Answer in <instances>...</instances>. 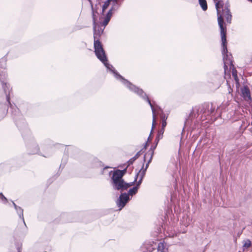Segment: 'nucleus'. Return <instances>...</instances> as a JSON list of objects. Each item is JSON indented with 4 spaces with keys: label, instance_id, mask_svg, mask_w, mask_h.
Wrapping results in <instances>:
<instances>
[{
    "label": "nucleus",
    "instance_id": "3",
    "mask_svg": "<svg viewBox=\"0 0 252 252\" xmlns=\"http://www.w3.org/2000/svg\"><path fill=\"white\" fill-rule=\"evenodd\" d=\"M154 154V151L152 150H150L147 153L145 154L144 157V162H147L146 164V168L144 170H141L137 174V177L135 179V181H136L138 176H140V179L138 182V184L135 187H133L132 189H131L128 191V194L123 193L122 194L120 197L118 201H117V204L119 207H120L119 210H121L127 203V202L129 200V195H133L135 194L138 190L139 185L141 184L142 178L144 176L145 171L148 167L149 164L152 160L153 155Z\"/></svg>",
    "mask_w": 252,
    "mask_h": 252
},
{
    "label": "nucleus",
    "instance_id": "8",
    "mask_svg": "<svg viewBox=\"0 0 252 252\" xmlns=\"http://www.w3.org/2000/svg\"><path fill=\"white\" fill-rule=\"evenodd\" d=\"M199 3L204 11L207 9V4L206 0H199Z\"/></svg>",
    "mask_w": 252,
    "mask_h": 252
},
{
    "label": "nucleus",
    "instance_id": "17",
    "mask_svg": "<svg viewBox=\"0 0 252 252\" xmlns=\"http://www.w3.org/2000/svg\"><path fill=\"white\" fill-rule=\"evenodd\" d=\"M166 122L165 121V120H162V127L163 128H164L166 126Z\"/></svg>",
    "mask_w": 252,
    "mask_h": 252
},
{
    "label": "nucleus",
    "instance_id": "11",
    "mask_svg": "<svg viewBox=\"0 0 252 252\" xmlns=\"http://www.w3.org/2000/svg\"><path fill=\"white\" fill-rule=\"evenodd\" d=\"M164 244L162 243H160L158 246V252H164Z\"/></svg>",
    "mask_w": 252,
    "mask_h": 252
},
{
    "label": "nucleus",
    "instance_id": "4",
    "mask_svg": "<svg viewBox=\"0 0 252 252\" xmlns=\"http://www.w3.org/2000/svg\"><path fill=\"white\" fill-rule=\"evenodd\" d=\"M126 169L124 170H116L113 173L112 177L113 183L115 189H126L132 185L133 183H126L122 180V177L126 173Z\"/></svg>",
    "mask_w": 252,
    "mask_h": 252
},
{
    "label": "nucleus",
    "instance_id": "16",
    "mask_svg": "<svg viewBox=\"0 0 252 252\" xmlns=\"http://www.w3.org/2000/svg\"><path fill=\"white\" fill-rule=\"evenodd\" d=\"M0 198L1 199L2 201H6L7 199L3 196V195L2 193H0Z\"/></svg>",
    "mask_w": 252,
    "mask_h": 252
},
{
    "label": "nucleus",
    "instance_id": "7",
    "mask_svg": "<svg viewBox=\"0 0 252 252\" xmlns=\"http://www.w3.org/2000/svg\"><path fill=\"white\" fill-rule=\"evenodd\" d=\"M115 5H113L112 8L108 11L106 17L105 18L102 23L104 28L108 24V22H109L111 17L112 15V10L115 8Z\"/></svg>",
    "mask_w": 252,
    "mask_h": 252
},
{
    "label": "nucleus",
    "instance_id": "12",
    "mask_svg": "<svg viewBox=\"0 0 252 252\" xmlns=\"http://www.w3.org/2000/svg\"><path fill=\"white\" fill-rule=\"evenodd\" d=\"M232 74L236 82H238V78L237 75V71L236 69H233L232 71Z\"/></svg>",
    "mask_w": 252,
    "mask_h": 252
},
{
    "label": "nucleus",
    "instance_id": "9",
    "mask_svg": "<svg viewBox=\"0 0 252 252\" xmlns=\"http://www.w3.org/2000/svg\"><path fill=\"white\" fill-rule=\"evenodd\" d=\"M13 203L17 213L19 214L20 218L23 219V210L20 207H18L14 202Z\"/></svg>",
    "mask_w": 252,
    "mask_h": 252
},
{
    "label": "nucleus",
    "instance_id": "6",
    "mask_svg": "<svg viewBox=\"0 0 252 252\" xmlns=\"http://www.w3.org/2000/svg\"><path fill=\"white\" fill-rule=\"evenodd\" d=\"M242 95L245 100L249 101L251 100L250 91L249 88L245 86L241 89Z\"/></svg>",
    "mask_w": 252,
    "mask_h": 252
},
{
    "label": "nucleus",
    "instance_id": "2",
    "mask_svg": "<svg viewBox=\"0 0 252 252\" xmlns=\"http://www.w3.org/2000/svg\"><path fill=\"white\" fill-rule=\"evenodd\" d=\"M216 3V8L217 10L218 13V21L219 27L220 29V35L222 41V53L223 55V62H224V69L225 71L227 68V64H232V61L231 57L227 54L225 55L227 52L226 48V28L223 26V18L225 17L228 22H230L231 19V15L228 7H225L222 12H221V4L220 1L217 0H213Z\"/></svg>",
    "mask_w": 252,
    "mask_h": 252
},
{
    "label": "nucleus",
    "instance_id": "21",
    "mask_svg": "<svg viewBox=\"0 0 252 252\" xmlns=\"http://www.w3.org/2000/svg\"><path fill=\"white\" fill-rule=\"evenodd\" d=\"M117 0H114V1H116Z\"/></svg>",
    "mask_w": 252,
    "mask_h": 252
},
{
    "label": "nucleus",
    "instance_id": "1",
    "mask_svg": "<svg viewBox=\"0 0 252 252\" xmlns=\"http://www.w3.org/2000/svg\"><path fill=\"white\" fill-rule=\"evenodd\" d=\"M97 12L96 11L93 12V22H94V48L95 54L97 57V58L102 62L104 65L108 69L111 70L114 74L115 77L117 78L120 79L122 83L125 85L127 88H128L130 90L133 91L135 93H136L138 94L141 96L142 97H144L143 94L144 95L146 96L145 94H144L143 91L135 86L131 84L130 82H129L127 80L124 79L122 76L118 74L113 68V67L109 64L107 63V60L106 56L105 55L104 51L102 48V45L100 41H99V37L102 33L104 28L102 29V28H100L98 25V21L97 19Z\"/></svg>",
    "mask_w": 252,
    "mask_h": 252
},
{
    "label": "nucleus",
    "instance_id": "15",
    "mask_svg": "<svg viewBox=\"0 0 252 252\" xmlns=\"http://www.w3.org/2000/svg\"><path fill=\"white\" fill-rule=\"evenodd\" d=\"M90 2V4L91 5V7H92V10H93V12H95V10H94V4H93V2L92 0H88Z\"/></svg>",
    "mask_w": 252,
    "mask_h": 252
},
{
    "label": "nucleus",
    "instance_id": "20",
    "mask_svg": "<svg viewBox=\"0 0 252 252\" xmlns=\"http://www.w3.org/2000/svg\"><path fill=\"white\" fill-rule=\"evenodd\" d=\"M249 1H251L252 2V0H248Z\"/></svg>",
    "mask_w": 252,
    "mask_h": 252
},
{
    "label": "nucleus",
    "instance_id": "14",
    "mask_svg": "<svg viewBox=\"0 0 252 252\" xmlns=\"http://www.w3.org/2000/svg\"><path fill=\"white\" fill-rule=\"evenodd\" d=\"M139 153H138L133 158H131L129 161V164L132 163V162L139 157Z\"/></svg>",
    "mask_w": 252,
    "mask_h": 252
},
{
    "label": "nucleus",
    "instance_id": "19",
    "mask_svg": "<svg viewBox=\"0 0 252 252\" xmlns=\"http://www.w3.org/2000/svg\"><path fill=\"white\" fill-rule=\"evenodd\" d=\"M2 85H3V88L4 90L5 91V87L4 86V85L3 84Z\"/></svg>",
    "mask_w": 252,
    "mask_h": 252
},
{
    "label": "nucleus",
    "instance_id": "18",
    "mask_svg": "<svg viewBox=\"0 0 252 252\" xmlns=\"http://www.w3.org/2000/svg\"><path fill=\"white\" fill-rule=\"evenodd\" d=\"M164 128H163L162 127V128L161 129V130H160L159 132L161 133V134H163V132H164Z\"/></svg>",
    "mask_w": 252,
    "mask_h": 252
},
{
    "label": "nucleus",
    "instance_id": "10",
    "mask_svg": "<svg viewBox=\"0 0 252 252\" xmlns=\"http://www.w3.org/2000/svg\"><path fill=\"white\" fill-rule=\"evenodd\" d=\"M110 2H113V3L116 2V1H114V0H107L106 2H105L103 5L102 12H103L104 10L109 6Z\"/></svg>",
    "mask_w": 252,
    "mask_h": 252
},
{
    "label": "nucleus",
    "instance_id": "5",
    "mask_svg": "<svg viewBox=\"0 0 252 252\" xmlns=\"http://www.w3.org/2000/svg\"><path fill=\"white\" fill-rule=\"evenodd\" d=\"M146 100L148 103L149 104L150 106L151 107L152 112H153V124H152V128L154 127L155 125H156V111H157V109L156 108H155L154 106V104H153L150 101V99L148 97H146Z\"/></svg>",
    "mask_w": 252,
    "mask_h": 252
},
{
    "label": "nucleus",
    "instance_id": "13",
    "mask_svg": "<svg viewBox=\"0 0 252 252\" xmlns=\"http://www.w3.org/2000/svg\"><path fill=\"white\" fill-rule=\"evenodd\" d=\"M251 241L249 240H247L244 242L243 247L248 248L251 246Z\"/></svg>",
    "mask_w": 252,
    "mask_h": 252
}]
</instances>
